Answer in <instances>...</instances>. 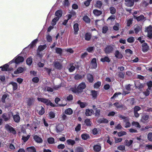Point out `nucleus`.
Masks as SVG:
<instances>
[{
	"label": "nucleus",
	"instance_id": "obj_52",
	"mask_svg": "<svg viewBox=\"0 0 152 152\" xmlns=\"http://www.w3.org/2000/svg\"><path fill=\"white\" fill-rule=\"evenodd\" d=\"M133 19L130 18L126 20V24L128 27H129L132 23Z\"/></svg>",
	"mask_w": 152,
	"mask_h": 152
},
{
	"label": "nucleus",
	"instance_id": "obj_37",
	"mask_svg": "<svg viewBox=\"0 0 152 152\" xmlns=\"http://www.w3.org/2000/svg\"><path fill=\"white\" fill-rule=\"evenodd\" d=\"M10 84L12 85L13 87L12 89L13 91H15L17 89L18 85L16 83L11 82H10Z\"/></svg>",
	"mask_w": 152,
	"mask_h": 152
},
{
	"label": "nucleus",
	"instance_id": "obj_15",
	"mask_svg": "<svg viewBox=\"0 0 152 152\" xmlns=\"http://www.w3.org/2000/svg\"><path fill=\"white\" fill-rule=\"evenodd\" d=\"M101 149V146L99 144V145H96L93 146V150L95 152H99L100 151Z\"/></svg>",
	"mask_w": 152,
	"mask_h": 152
},
{
	"label": "nucleus",
	"instance_id": "obj_62",
	"mask_svg": "<svg viewBox=\"0 0 152 152\" xmlns=\"http://www.w3.org/2000/svg\"><path fill=\"white\" fill-rule=\"evenodd\" d=\"M146 84L148 86V89L151 90L152 87V81L151 80L147 82Z\"/></svg>",
	"mask_w": 152,
	"mask_h": 152
},
{
	"label": "nucleus",
	"instance_id": "obj_26",
	"mask_svg": "<svg viewBox=\"0 0 152 152\" xmlns=\"http://www.w3.org/2000/svg\"><path fill=\"white\" fill-rule=\"evenodd\" d=\"M37 100L38 101L46 104V105L49 100L48 99L42 98H38Z\"/></svg>",
	"mask_w": 152,
	"mask_h": 152
},
{
	"label": "nucleus",
	"instance_id": "obj_63",
	"mask_svg": "<svg viewBox=\"0 0 152 152\" xmlns=\"http://www.w3.org/2000/svg\"><path fill=\"white\" fill-rule=\"evenodd\" d=\"M95 48L94 46L93 47H89L86 49V50L89 53H91L92 51L94 50Z\"/></svg>",
	"mask_w": 152,
	"mask_h": 152
},
{
	"label": "nucleus",
	"instance_id": "obj_28",
	"mask_svg": "<svg viewBox=\"0 0 152 152\" xmlns=\"http://www.w3.org/2000/svg\"><path fill=\"white\" fill-rule=\"evenodd\" d=\"M55 15L57 17V18H61L62 14V12L61 10H59L56 11L55 12Z\"/></svg>",
	"mask_w": 152,
	"mask_h": 152
},
{
	"label": "nucleus",
	"instance_id": "obj_51",
	"mask_svg": "<svg viewBox=\"0 0 152 152\" xmlns=\"http://www.w3.org/2000/svg\"><path fill=\"white\" fill-rule=\"evenodd\" d=\"M26 63L28 65H31L32 62V59L31 57H29L27 58L26 60Z\"/></svg>",
	"mask_w": 152,
	"mask_h": 152
},
{
	"label": "nucleus",
	"instance_id": "obj_30",
	"mask_svg": "<svg viewBox=\"0 0 152 152\" xmlns=\"http://www.w3.org/2000/svg\"><path fill=\"white\" fill-rule=\"evenodd\" d=\"M91 37V34L89 32L86 33L85 35V39L87 41H89Z\"/></svg>",
	"mask_w": 152,
	"mask_h": 152
},
{
	"label": "nucleus",
	"instance_id": "obj_45",
	"mask_svg": "<svg viewBox=\"0 0 152 152\" xmlns=\"http://www.w3.org/2000/svg\"><path fill=\"white\" fill-rule=\"evenodd\" d=\"M124 122H125L126 123L125 125V128H127L130 127L131 126V124L129 122V120L128 119L126 120H124Z\"/></svg>",
	"mask_w": 152,
	"mask_h": 152
},
{
	"label": "nucleus",
	"instance_id": "obj_7",
	"mask_svg": "<svg viewBox=\"0 0 152 152\" xmlns=\"http://www.w3.org/2000/svg\"><path fill=\"white\" fill-rule=\"evenodd\" d=\"M5 127L7 131H9L10 132L14 134H16V132L14 128L8 124H6Z\"/></svg>",
	"mask_w": 152,
	"mask_h": 152
},
{
	"label": "nucleus",
	"instance_id": "obj_41",
	"mask_svg": "<svg viewBox=\"0 0 152 152\" xmlns=\"http://www.w3.org/2000/svg\"><path fill=\"white\" fill-rule=\"evenodd\" d=\"M66 142L68 145H74L75 142V141L71 139H69L66 140Z\"/></svg>",
	"mask_w": 152,
	"mask_h": 152
},
{
	"label": "nucleus",
	"instance_id": "obj_44",
	"mask_svg": "<svg viewBox=\"0 0 152 152\" xmlns=\"http://www.w3.org/2000/svg\"><path fill=\"white\" fill-rule=\"evenodd\" d=\"M28 151L30 152H36V150L34 146H31L27 148Z\"/></svg>",
	"mask_w": 152,
	"mask_h": 152
},
{
	"label": "nucleus",
	"instance_id": "obj_3",
	"mask_svg": "<svg viewBox=\"0 0 152 152\" xmlns=\"http://www.w3.org/2000/svg\"><path fill=\"white\" fill-rule=\"evenodd\" d=\"M114 47L113 45H107L104 50L105 53L109 54L112 53L114 50Z\"/></svg>",
	"mask_w": 152,
	"mask_h": 152
},
{
	"label": "nucleus",
	"instance_id": "obj_48",
	"mask_svg": "<svg viewBox=\"0 0 152 152\" xmlns=\"http://www.w3.org/2000/svg\"><path fill=\"white\" fill-rule=\"evenodd\" d=\"M133 142V141L132 140H130L129 141L126 140L125 141V143L126 145L128 146H130Z\"/></svg>",
	"mask_w": 152,
	"mask_h": 152
},
{
	"label": "nucleus",
	"instance_id": "obj_42",
	"mask_svg": "<svg viewBox=\"0 0 152 152\" xmlns=\"http://www.w3.org/2000/svg\"><path fill=\"white\" fill-rule=\"evenodd\" d=\"M75 152H83L84 150L83 148L80 146L77 147L75 150Z\"/></svg>",
	"mask_w": 152,
	"mask_h": 152
},
{
	"label": "nucleus",
	"instance_id": "obj_33",
	"mask_svg": "<svg viewBox=\"0 0 152 152\" xmlns=\"http://www.w3.org/2000/svg\"><path fill=\"white\" fill-rule=\"evenodd\" d=\"M85 123L86 125L87 126H91L92 123L90 119L87 118L85 120Z\"/></svg>",
	"mask_w": 152,
	"mask_h": 152
},
{
	"label": "nucleus",
	"instance_id": "obj_10",
	"mask_svg": "<svg viewBox=\"0 0 152 152\" xmlns=\"http://www.w3.org/2000/svg\"><path fill=\"white\" fill-rule=\"evenodd\" d=\"M35 99L33 97H30L28 98L27 100V106L30 107L34 104Z\"/></svg>",
	"mask_w": 152,
	"mask_h": 152
},
{
	"label": "nucleus",
	"instance_id": "obj_14",
	"mask_svg": "<svg viewBox=\"0 0 152 152\" xmlns=\"http://www.w3.org/2000/svg\"><path fill=\"white\" fill-rule=\"evenodd\" d=\"M73 28L74 34L75 35L77 34H78V31L79 30L78 24L77 23H75L73 25Z\"/></svg>",
	"mask_w": 152,
	"mask_h": 152
},
{
	"label": "nucleus",
	"instance_id": "obj_8",
	"mask_svg": "<svg viewBox=\"0 0 152 152\" xmlns=\"http://www.w3.org/2000/svg\"><path fill=\"white\" fill-rule=\"evenodd\" d=\"M141 108L138 106H135L133 109L134 115L136 118H138L140 116V114L138 113V111H140Z\"/></svg>",
	"mask_w": 152,
	"mask_h": 152
},
{
	"label": "nucleus",
	"instance_id": "obj_34",
	"mask_svg": "<svg viewBox=\"0 0 152 152\" xmlns=\"http://www.w3.org/2000/svg\"><path fill=\"white\" fill-rule=\"evenodd\" d=\"M92 112H93V110H90L89 109H87L86 110L85 115L87 116H91Z\"/></svg>",
	"mask_w": 152,
	"mask_h": 152
},
{
	"label": "nucleus",
	"instance_id": "obj_32",
	"mask_svg": "<svg viewBox=\"0 0 152 152\" xmlns=\"http://www.w3.org/2000/svg\"><path fill=\"white\" fill-rule=\"evenodd\" d=\"M47 45L46 44H45L43 45H40L38 46L37 50H38L42 51L45 49Z\"/></svg>",
	"mask_w": 152,
	"mask_h": 152
},
{
	"label": "nucleus",
	"instance_id": "obj_21",
	"mask_svg": "<svg viewBox=\"0 0 152 152\" xmlns=\"http://www.w3.org/2000/svg\"><path fill=\"white\" fill-rule=\"evenodd\" d=\"M91 95L92 97L94 99H96L97 98L98 93L97 91L95 90H92L91 91Z\"/></svg>",
	"mask_w": 152,
	"mask_h": 152
},
{
	"label": "nucleus",
	"instance_id": "obj_16",
	"mask_svg": "<svg viewBox=\"0 0 152 152\" xmlns=\"http://www.w3.org/2000/svg\"><path fill=\"white\" fill-rule=\"evenodd\" d=\"M87 79L88 81L90 83H92L94 80L93 75L90 74H88L87 75Z\"/></svg>",
	"mask_w": 152,
	"mask_h": 152
},
{
	"label": "nucleus",
	"instance_id": "obj_46",
	"mask_svg": "<svg viewBox=\"0 0 152 152\" xmlns=\"http://www.w3.org/2000/svg\"><path fill=\"white\" fill-rule=\"evenodd\" d=\"M65 113L67 115H71L73 111L71 109L69 108L66 110Z\"/></svg>",
	"mask_w": 152,
	"mask_h": 152
},
{
	"label": "nucleus",
	"instance_id": "obj_54",
	"mask_svg": "<svg viewBox=\"0 0 152 152\" xmlns=\"http://www.w3.org/2000/svg\"><path fill=\"white\" fill-rule=\"evenodd\" d=\"M56 52L57 53L61 55L62 53V50L60 48H56Z\"/></svg>",
	"mask_w": 152,
	"mask_h": 152
},
{
	"label": "nucleus",
	"instance_id": "obj_60",
	"mask_svg": "<svg viewBox=\"0 0 152 152\" xmlns=\"http://www.w3.org/2000/svg\"><path fill=\"white\" fill-rule=\"evenodd\" d=\"M108 30V27L106 26H104L102 28V32L103 33L105 34L107 33Z\"/></svg>",
	"mask_w": 152,
	"mask_h": 152
},
{
	"label": "nucleus",
	"instance_id": "obj_59",
	"mask_svg": "<svg viewBox=\"0 0 152 152\" xmlns=\"http://www.w3.org/2000/svg\"><path fill=\"white\" fill-rule=\"evenodd\" d=\"M149 118V115L146 114H143L142 115V119L146 121Z\"/></svg>",
	"mask_w": 152,
	"mask_h": 152
},
{
	"label": "nucleus",
	"instance_id": "obj_50",
	"mask_svg": "<svg viewBox=\"0 0 152 152\" xmlns=\"http://www.w3.org/2000/svg\"><path fill=\"white\" fill-rule=\"evenodd\" d=\"M59 19L57 17H55L54 18L53 20H52V21L51 22V25L52 26H54L56 25V22L58 21Z\"/></svg>",
	"mask_w": 152,
	"mask_h": 152
},
{
	"label": "nucleus",
	"instance_id": "obj_12",
	"mask_svg": "<svg viewBox=\"0 0 152 152\" xmlns=\"http://www.w3.org/2000/svg\"><path fill=\"white\" fill-rule=\"evenodd\" d=\"M33 139L35 141L38 143H41L43 142L42 139L37 135H35L33 137Z\"/></svg>",
	"mask_w": 152,
	"mask_h": 152
},
{
	"label": "nucleus",
	"instance_id": "obj_5",
	"mask_svg": "<svg viewBox=\"0 0 152 152\" xmlns=\"http://www.w3.org/2000/svg\"><path fill=\"white\" fill-rule=\"evenodd\" d=\"M1 117L5 121H7L10 120L11 114L9 113H4L2 114Z\"/></svg>",
	"mask_w": 152,
	"mask_h": 152
},
{
	"label": "nucleus",
	"instance_id": "obj_36",
	"mask_svg": "<svg viewBox=\"0 0 152 152\" xmlns=\"http://www.w3.org/2000/svg\"><path fill=\"white\" fill-rule=\"evenodd\" d=\"M9 66V65L7 64H4L2 66L0 67V68H1V70L2 71H7Z\"/></svg>",
	"mask_w": 152,
	"mask_h": 152
},
{
	"label": "nucleus",
	"instance_id": "obj_6",
	"mask_svg": "<svg viewBox=\"0 0 152 152\" xmlns=\"http://www.w3.org/2000/svg\"><path fill=\"white\" fill-rule=\"evenodd\" d=\"M148 32L147 37L150 39H152V26L150 25L146 28L145 31Z\"/></svg>",
	"mask_w": 152,
	"mask_h": 152
},
{
	"label": "nucleus",
	"instance_id": "obj_17",
	"mask_svg": "<svg viewBox=\"0 0 152 152\" xmlns=\"http://www.w3.org/2000/svg\"><path fill=\"white\" fill-rule=\"evenodd\" d=\"M38 41V39H36L34 40H33L31 44L29 45L28 46V47L30 48H33L34 47L36 46V44Z\"/></svg>",
	"mask_w": 152,
	"mask_h": 152
},
{
	"label": "nucleus",
	"instance_id": "obj_40",
	"mask_svg": "<svg viewBox=\"0 0 152 152\" xmlns=\"http://www.w3.org/2000/svg\"><path fill=\"white\" fill-rule=\"evenodd\" d=\"M117 75L119 77L123 79L124 77L125 73L124 72H118Z\"/></svg>",
	"mask_w": 152,
	"mask_h": 152
},
{
	"label": "nucleus",
	"instance_id": "obj_29",
	"mask_svg": "<svg viewBox=\"0 0 152 152\" xmlns=\"http://www.w3.org/2000/svg\"><path fill=\"white\" fill-rule=\"evenodd\" d=\"M135 27L134 28V31H135V33L136 34H138L139 31L142 29V27L141 26H139V25L135 26Z\"/></svg>",
	"mask_w": 152,
	"mask_h": 152
},
{
	"label": "nucleus",
	"instance_id": "obj_22",
	"mask_svg": "<svg viewBox=\"0 0 152 152\" xmlns=\"http://www.w3.org/2000/svg\"><path fill=\"white\" fill-rule=\"evenodd\" d=\"M54 66L55 68L60 70L62 68V66L59 62L56 61L54 63Z\"/></svg>",
	"mask_w": 152,
	"mask_h": 152
},
{
	"label": "nucleus",
	"instance_id": "obj_24",
	"mask_svg": "<svg viewBox=\"0 0 152 152\" xmlns=\"http://www.w3.org/2000/svg\"><path fill=\"white\" fill-rule=\"evenodd\" d=\"M23 71L24 69L22 67H19L16 70L14 71V73L15 74H18L22 73L23 72Z\"/></svg>",
	"mask_w": 152,
	"mask_h": 152
},
{
	"label": "nucleus",
	"instance_id": "obj_55",
	"mask_svg": "<svg viewBox=\"0 0 152 152\" xmlns=\"http://www.w3.org/2000/svg\"><path fill=\"white\" fill-rule=\"evenodd\" d=\"M83 20L84 21L87 23L90 22V19L87 16H85L83 17Z\"/></svg>",
	"mask_w": 152,
	"mask_h": 152
},
{
	"label": "nucleus",
	"instance_id": "obj_61",
	"mask_svg": "<svg viewBox=\"0 0 152 152\" xmlns=\"http://www.w3.org/2000/svg\"><path fill=\"white\" fill-rule=\"evenodd\" d=\"M49 116L50 117V118L52 119L55 117V115L53 112L51 111L49 113Z\"/></svg>",
	"mask_w": 152,
	"mask_h": 152
},
{
	"label": "nucleus",
	"instance_id": "obj_19",
	"mask_svg": "<svg viewBox=\"0 0 152 152\" xmlns=\"http://www.w3.org/2000/svg\"><path fill=\"white\" fill-rule=\"evenodd\" d=\"M13 115V120L15 122L18 123L20 121V117L18 114H16Z\"/></svg>",
	"mask_w": 152,
	"mask_h": 152
},
{
	"label": "nucleus",
	"instance_id": "obj_38",
	"mask_svg": "<svg viewBox=\"0 0 152 152\" xmlns=\"http://www.w3.org/2000/svg\"><path fill=\"white\" fill-rule=\"evenodd\" d=\"M82 138L84 140L90 138V136L88 134H82L81 135Z\"/></svg>",
	"mask_w": 152,
	"mask_h": 152
},
{
	"label": "nucleus",
	"instance_id": "obj_2",
	"mask_svg": "<svg viewBox=\"0 0 152 152\" xmlns=\"http://www.w3.org/2000/svg\"><path fill=\"white\" fill-rule=\"evenodd\" d=\"M24 61V58L22 56H17L12 61L8 63L9 64H10L13 63H15L16 64H20V63Z\"/></svg>",
	"mask_w": 152,
	"mask_h": 152
},
{
	"label": "nucleus",
	"instance_id": "obj_49",
	"mask_svg": "<svg viewBox=\"0 0 152 152\" xmlns=\"http://www.w3.org/2000/svg\"><path fill=\"white\" fill-rule=\"evenodd\" d=\"M47 141L49 144H52L54 142V139L52 137H49Z\"/></svg>",
	"mask_w": 152,
	"mask_h": 152
},
{
	"label": "nucleus",
	"instance_id": "obj_27",
	"mask_svg": "<svg viewBox=\"0 0 152 152\" xmlns=\"http://www.w3.org/2000/svg\"><path fill=\"white\" fill-rule=\"evenodd\" d=\"M108 121L107 119L104 118L99 119L97 121V122L100 124H107L108 123Z\"/></svg>",
	"mask_w": 152,
	"mask_h": 152
},
{
	"label": "nucleus",
	"instance_id": "obj_9",
	"mask_svg": "<svg viewBox=\"0 0 152 152\" xmlns=\"http://www.w3.org/2000/svg\"><path fill=\"white\" fill-rule=\"evenodd\" d=\"M142 50L144 53L147 52L149 49V46L146 43H144L142 45Z\"/></svg>",
	"mask_w": 152,
	"mask_h": 152
},
{
	"label": "nucleus",
	"instance_id": "obj_31",
	"mask_svg": "<svg viewBox=\"0 0 152 152\" xmlns=\"http://www.w3.org/2000/svg\"><path fill=\"white\" fill-rule=\"evenodd\" d=\"M135 86L136 89L141 90L144 87V84L141 83H139L138 84H135Z\"/></svg>",
	"mask_w": 152,
	"mask_h": 152
},
{
	"label": "nucleus",
	"instance_id": "obj_18",
	"mask_svg": "<svg viewBox=\"0 0 152 152\" xmlns=\"http://www.w3.org/2000/svg\"><path fill=\"white\" fill-rule=\"evenodd\" d=\"M115 56L117 58L122 59L123 57V55L118 50H116L115 53Z\"/></svg>",
	"mask_w": 152,
	"mask_h": 152
},
{
	"label": "nucleus",
	"instance_id": "obj_57",
	"mask_svg": "<svg viewBox=\"0 0 152 152\" xmlns=\"http://www.w3.org/2000/svg\"><path fill=\"white\" fill-rule=\"evenodd\" d=\"M30 135H28L26 137L23 136L22 139L23 140L24 142H26L29 138Z\"/></svg>",
	"mask_w": 152,
	"mask_h": 152
},
{
	"label": "nucleus",
	"instance_id": "obj_35",
	"mask_svg": "<svg viewBox=\"0 0 152 152\" xmlns=\"http://www.w3.org/2000/svg\"><path fill=\"white\" fill-rule=\"evenodd\" d=\"M100 61L103 62H107L109 63L110 61V60L109 58L107 56H105L104 58H102L100 59Z\"/></svg>",
	"mask_w": 152,
	"mask_h": 152
},
{
	"label": "nucleus",
	"instance_id": "obj_43",
	"mask_svg": "<svg viewBox=\"0 0 152 152\" xmlns=\"http://www.w3.org/2000/svg\"><path fill=\"white\" fill-rule=\"evenodd\" d=\"M73 63H71L69 65L70 67L69 69V71L70 72H72L75 69V67L73 65Z\"/></svg>",
	"mask_w": 152,
	"mask_h": 152
},
{
	"label": "nucleus",
	"instance_id": "obj_47",
	"mask_svg": "<svg viewBox=\"0 0 152 152\" xmlns=\"http://www.w3.org/2000/svg\"><path fill=\"white\" fill-rule=\"evenodd\" d=\"M110 13L112 14H114L116 12V9L113 7H111L109 8Z\"/></svg>",
	"mask_w": 152,
	"mask_h": 152
},
{
	"label": "nucleus",
	"instance_id": "obj_11",
	"mask_svg": "<svg viewBox=\"0 0 152 152\" xmlns=\"http://www.w3.org/2000/svg\"><path fill=\"white\" fill-rule=\"evenodd\" d=\"M64 129V126L62 124H58L56 127V132L58 133L62 132Z\"/></svg>",
	"mask_w": 152,
	"mask_h": 152
},
{
	"label": "nucleus",
	"instance_id": "obj_25",
	"mask_svg": "<svg viewBox=\"0 0 152 152\" xmlns=\"http://www.w3.org/2000/svg\"><path fill=\"white\" fill-rule=\"evenodd\" d=\"M93 14L95 16H99L102 14V12L97 9H94L93 11Z\"/></svg>",
	"mask_w": 152,
	"mask_h": 152
},
{
	"label": "nucleus",
	"instance_id": "obj_56",
	"mask_svg": "<svg viewBox=\"0 0 152 152\" xmlns=\"http://www.w3.org/2000/svg\"><path fill=\"white\" fill-rule=\"evenodd\" d=\"M107 137V142L111 145H113V140H111L110 137L109 136H108Z\"/></svg>",
	"mask_w": 152,
	"mask_h": 152
},
{
	"label": "nucleus",
	"instance_id": "obj_58",
	"mask_svg": "<svg viewBox=\"0 0 152 152\" xmlns=\"http://www.w3.org/2000/svg\"><path fill=\"white\" fill-rule=\"evenodd\" d=\"M101 84L100 82L98 81L94 84V87L95 88H98L101 86Z\"/></svg>",
	"mask_w": 152,
	"mask_h": 152
},
{
	"label": "nucleus",
	"instance_id": "obj_64",
	"mask_svg": "<svg viewBox=\"0 0 152 152\" xmlns=\"http://www.w3.org/2000/svg\"><path fill=\"white\" fill-rule=\"evenodd\" d=\"M147 138L150 141L152 142V133L150 132L148 134Z\"/></svg>",
	"mask_w": 152,
	"mask_h": 152
},
{
	"label": "nucleus",
	"instance_id": "obj_1",
	"mask_svg": "<svg viewBox=\"0 0 152 152\" xmlns=\"http://www.w3.org/2000/svg\"><path fill=\"white\" fill-rule=\"evenodd\" d=\"M86 87V85L84 82H82L79 84L77 88H74L72 91L76 94H79L83 91V90Z\"/></svg>",
	"mask_w": 152,
	"mask_h": 152
},
{
	"label": "nucleus",
	"instance_id": "obj_39",
	"mask_svg": "<svg viewBox=\"0 0 152 152\" xmlns=\"http://www.w3.org/2000/svg\"><path fill=\"white\" fill-rule=\"evenodd\" d=\"M102 5V2L100 1H97L96 2V4H95V7L96 8H98L99 9L101 8Z\"/></svg>",
	"mask_w": 152,
	"mask_h": 152
},
{
	"label": "nucleus",
	"instance_id": "obj_4",
	"mask_svg": "<svg viewBox=\"0 0 152 152\" xmlns=\"http://www.w3.org/2000/svg\"><path fill=\"white\" fill-rule=\"evenodd\" d=\"M113 105L117 108L121 110H125L127 109L125 106L124 105L121 103H119L118 102H115L113 104Z\"/></svg>",
	"mask_w": 152,
	"mask_h": 152
},
{
	"label": "nucleus",
	"instance_id": "obj_53",
	"mask_svg": "<svg viewBox=\"0 0 152 152\" xmlns=\"http://www.w3.org/2000/svg\"><path fill=\"white\" fill-rule=\"evenodd\" d=\"M127 41L129 43H133L134 41V38L133 37H130L127 39Z\"/></svg>",
	"mask_w": 152,
	"mask_h": 152
},
{
	"label": "nucleus",
	"instance_id": "obj_20",
	"mask_svg": "<svg viewBox=\"0 0 152 152\" xmlns=\"http://www.w3.org/2000/svg\"><path fill=\"white\" fill-rule=\"evenodd\" d=\"M125 2H127V5L128 7H132L134 4V0H125Z\"/></svg>",
	"mask_w": 152,
	"mask_h": 152
},
{
	"label": "nucleus",
	"instance_id": "obj_13",
	"mask_svg": "<svg viewBox=\"0 0 152 152\" xmlns=\"http://www.w3.org/2000/svg\"><path fill=\"white\" fill-rule=\"evenodd\" d=\"M92 68V69H96L97 67L96 60L95 58H93L91 61Z\"/></svg>",
	"mask_w": 152,
	"mask_h": 152
},
{
	"label": "nucleus",
	"instance_id": "obj_23",
	"mask_svg": "<svg viewBox=\"0 0 152 152\" xmlns=\"http://www.w3.org/2000/svg\"><path fill=\"white\" fill-rule=\"evenodd\" d=\"M134 18L136 19L138 21L142 20L145 18V17L143 15H141L138 17H137L136 15H134Z\"/></svg>",
	"mask_w": 152,
	"mask_h": 152
}]
</instances>
